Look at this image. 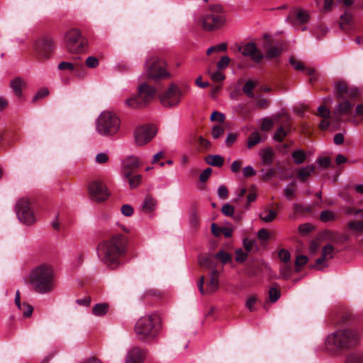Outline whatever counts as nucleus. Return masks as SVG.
I'll return each mask as SVG.
<instances>
[{
  "instance_id": "f257e3e1",
  "label": "nucleus",
  "mask_w": 363,
  "mask_h": 363,
  "mask_svg": "<svg viewBox=\"0 0 363 363\" xmlns=\"http://www.w3.org/2000/svg\"><path fill=\"white\" fill-rule=\"evenodd\" d=\"M128 238L122 234H116L101 242L98 247V254L101 262L107 267L114 268L119 264L121 257L125 255Z\"/></svg>"
},
{
  "instance_id": "f03ea898",
  "label": "nucleus",
  "mask_w": 363,
  "mask_h": 363,
  "mask_svg": "<svg viewBox=\"0 0 363 363\" xmlns=\"http://www.w3.org/2000/svg\"><path fill=\"white\" fill-rule=\"evenodd\" d=\"M29 283L38 294H47L55 288V273L50 264L43 263L34 267L29 274Z\"/></svg>"
},
{
  "instance_id": "7ed1b4c3",
  "label": "nucleus",
  "mask_w": 363,
  "mask_h": 363,
  "mask_svg": "<svg viewBox=\"0 0 363 363\" xmlns=\"http://www.w3.org/2000/svg\"><path fill=\"white\" fill-rule=\"evenodd\" d=\"M359 340L356 330H339L329 335L325 340V347L330 352L335 353L340 350L354 346Z\"/></svg>"
},
{
  "instance_id": "20e7f679",
  "label": "nucleus",
  "mask_w": 363,
  "mask_h": 363,
  "mask_svg": "<svg viewBox=\"0 0 363 363\" xmlns=\"http://www.w3.org/2000/svg\"><path fill=\"white\" fill-rule=\"evenodd\" d=\"M335 96L340 101L335 113L338 116L349 115L352 112L355 100L358 96L356 88L350 87L344 81H339L335 84Z\"/></svg>"
},
{
  "instance_id": "39448f33",
  "label": "nucleus",
  "mask_w": 363,
  "mask_h": 363,
  "mask_svg": "<svg viewBox=\"0 0 363 363\" xmlns=\"http://www.w3.org/2000/svg\"><path fill=\"white\" fill-rule=\"evenodd\" d=\"M134 331L141 341L155 339L160 332V317L155 313L142 316L135 323Z\"/></svg>"
},
{
  "instance_id": "423d86ee",
  "label": "nucleus",
  "mask_w": 363,
  "mask_h": 363,
  "mask_svg": "<svg viewBox=\"0 0 363 363\" xmlns=\"http://www.w3.org/2000/svg\"><path fill=\"white\" fill-rule=\"evenodd\" d=\"M225 21L223 7L215 4L210 6L208 10L198 18V23L206 31H213L221 28Z\"/></svg>"
},
{
  "instance_id": "0eeeda50",
  "label": "nucleus",
  "mask_w": 363,
  "mask_h": 363,
  "mask_svg": "<svg viewBox=\"0 0 363 363\" xmlns=\"http://www.w3.org/2000/svg\"><path fill=\"white\" fill-rule=\"evenodd\" d=\"M145 72L148 79L154 82H158L171 77L166 60L156 55L146 60Z\"/></svg>"
},
{
  "instance_id": "6e6552de",
  "label": "nucleus",
  "mask_w": 363,
  "mask_h": 363,
  "mask_svg": "<svg viewBox=\"0 0 363 363\" xmlns=\"http://www.w3.org/2000/svg\"><path fill=\"white\" fill-rule=\"evenodd\" d=\"M157 91L155 87L147 82H143L138 86L137 94L127 99L125 104L130 108H143L154 100Z\"/></svg>"
},
{
  "instance_id": "1a4fd4ad",
  "label": "nucleus",
  "mask_w": 363,
  "mask_h": 363,
  "mask_svg": "<svg viewBox=\"0 0 363 363\" xmlns=\"http://www.w3.org/2000/svg\"><path fill=\"white\" fill-rule=\"evenodd\" d=\"M319 239L330 240L332 242L338 245L353 241L362 243L363 242V228H345L342 233L325 231L319 235Z\"/></svg>"
},
{
  "instance_id": "9d476101",
  "label": "nucleus",
  "mask_w": 363,
  "mask_h": 363,
  "mask_svg": "<svg viewBox=\"0 0 363 363\" xmlns=\"http://www.w3.org/2000/svg\"><path fill=\"white\" fill-rule=\"evenodd\" d=\"M199 264L201 267H206L211 269V278L207 284L206 291L203 289L204 277L201 276L198 282V288L202 294H211L218 289L219 285V272L214 268L213 258L211 257H202L199 259Z\"/></svg>"
},
{
  "instance_id": "9b49d317",
  "label": "nucleus",
  "mask_w": 363,
  "mask_h": 363,
  "mask_svg": "<svg viewBox=\"0 0 363 363\" xmlns=\"http://www.w3.org/2000/svg\"><path fill=\"white\" fill-rule=\"evenodd\" d=\"M121 125L120 118L110 111L101 113L96 122V130L101 135L111 136L116 134Z\"/></svg>"
},
{
  "instance_id": "f8f14e48",
  "label": "nucleus",
  "mask_w": 363,
  "mask_h": 363,
  "mask_svg": "<svg viewBox=\"0 0 363 363\" xmlns=\"http://www.w3.org/2000/svg\"><path fill=\"white\" fill-rule=\"evenodd\" d=\"M186 91L187 88L181 89L175 83H171L167 89L159 92L157 96L164 107L174 108L180 104Z\"/></svg>"
},
{
  "instance_id": "ddd939ff",
  "label": "nucleus",
  "mask_w": 363,
  "mask_h": 363,
  "mask_svg": "<svg viewBox=\"0 0 363 363\" xmlns=\"http://www.w3.org/2000/svg\"><path fill=\"white\" fill-rule=\"evenodd\" d=\"M54 48L52 38L48 35H42L33 41L32 55L38 62H43L51 57Z\"/></svg>"
},
{
  "instance_id": "4468645a",
  "label": "nucleus",
  "mask_w": 363,
  "mask_h": 363,
  "mask_svg": "<svg viewBox=\"0 0 363 363\" xmlns=\"http://www.w3.org/2000/svg\"><path fill=\"white\" fill-rule=\"evenodd\" d=\"M15 212L18 219L26 225H34L37 220L36 215L32 209L31 203L28 199H19L15 205Z\"/></svg>"
},
{
  "instance_id": "2eb2a0df",
  "label": "nucleus",
  "mask_w": 363,
  "mask_h": 363,
  "mask_svg": "<svg viewBox=\"0 0 363 363\" xmlns=\"http://www.w3.org/2000/svg\"><path fill=\"white\" fill-rule=\"evenodd\" d=\"M65 41L67 49L71 53L80 54L86 49L87 40L76 28H72L67 33Z\"/></svg>"
},
{
  "instance_id": "dca6fc26",
  "label": "nucleus",
  "mask_w": 363,
  "mask_h": 363,
  "mask_svg": "<svg viewBox=\"0 0 363 363\" xmlns=\"http://www.w3.org/2000/svg\"><path fill=\"white\" fill-rule=\"evenodd\" d=\"M90 199L97 203L106 201L110 196L106 186L101 181L94 180L88 185Z\"/></svg>"
},
{
  "instance_id": "f3484780",
  "label": "nucleus",
  "mask_w": 363,
  "mask_h": 363,
  "mask_svg": "<svg viewBox=\"0 0 363 363\" xmlns=\"http://www.w3.org/2000/svg\"><path fill=\"white\" fill-rule=\"evenodd\" d=\"M156 130L152 125H143L138 127L135 130V140L138 145H143L149 143L155 137Z\"/></svg>"
},
{
  "instance_id": "a211bd4d",
  "label": "nucleus",
  "mask_w": 363,
  "mask_h": 363,
  "mask_svg": "<svg viewBox=\"0 0 363 363\" xmlns=\"http://www.w3.org/2000/svg\"><path fill=\"white\" fill-rule=\"evenodd\" d=\"M238 50L244 56L250 57L255 62H259L264 58V55L253 42L247 43L243 46L239 47Z\"/></svg>"
},
{
  "instance_id": "6ab92c4d",
  "label": "nucleus",
  "mask_w": 363,
  "mask_h": 363,
  "mask_svg": "<svg viewBox=\"0 0 363 363\" xmlns=\"http://www.w3.org/2000/svg\"><path fill=\"white\" fill-rule=\"evenodd\" d=\"M286 21L294 26H298L306 23L309 21V15L303 9L296 8L290 12L286 18Z\"/></svg>"
},
{
  "instance_id": "aec40b11",
  "label": "nucleus",
  "mask_w": 363,
  "mask_h": 363,
  "mask_svg": "<svg viewBox=\"0 0 363 363\" xmlns=\"http://www.w3.org/2000/svg\"><path fill=\"white\" fill-rule=\"evenodd\" d=\"M262 47L265 50V57L267 59L271 60L277 57L281 53V50L277 46L274 45L273 40L268 34L264 35Z\"/></svg>"
},
{
  "instance_id": "412c9836",
  "label": "nucleus",
  "mask_w": 363,
  "mask_h": 363,
  "mask_svg": "<svg viewBox=\"0 0 363 363\" xmlns=\"http://www.w3.org/2000/svg\"><path fill=\"white\" fill-rule=\"evenodd\" d=\"M140 166V162L138 157L135 156H128L123 161L122 174L123 177H129L130 174L135 173Z\"/></svg>"
},
{
  "instance_id": "4be33fe9",
  "label": "nucleus",
  "mask_w": 363,
  "mask_h": 363,
  "mask_svg": "<svg viewBox=\"0 0 363 363\" xmlns=\"http://www.w3.org/2000/svg\"><path fill=\"white\" fill-rule=\"evenodd\" d=\"M144 355V352L140 348L133 347L128 352L125 363H142Z\"/></svg>"
},
{
  "instance_id": "5701e85b",
  "label": "nucleus",
  "mask_w": 363,
  "mask_h": 363,
  "mask_svg": "<svg viewBox=\"0 0 363 363\" xmlns=\"http://www.w3.org/2000/svg\"><path fill=\"white\" fill-rule=\"evenodd\" d=\"M74 75L79 79H83L87 74L85 65L79 56L74 57V69H73Z\"/></svg>"
},
{
  "instance_id": "b1692460",
  "label": "nucleus",
  "mask_w": 363,
  "mask_h": 363,
  "mask_svg": "<svg viewBox=\"0 0 363 363\" xmlns=\"http://www.w3.org/2000/svg\"><path fill=\"white\" fill-rule=\"evenodd\" d=\"M157 204V201L154 197L147 195L141 206V211L145 213H152L155 210Z\"/></svg>"
},
{
  "instance_id": "393cba45",
  "label": "nucleus",
  "mask_w": 363,
  "mask_h": 363,
  "mask_svg": "<svg viewBox=\"0 0 363 363\" xmlns=\"http://www.w3.org/2000/svg\"><path fill=\"white\" fill-rule=\"evenodd\" d=\"M353 17L352 14L345 11L340 18L339 25L342 30L349 31L352 28Z\"/></svg>"
},
{
  "instance_id": "a878e982",
  "label": "nucleus",
  "mask_w": 363,
  "mask_h": 363,
  "mask_svg": "<svg viewBox=\"0 0 363 363\" xmlns=\"http://www.w3.org/2000/svg\"><path fill=\"white\" fill-rule=\"evenodd\" d=\"M259 155L264 165L269 166L272 164L274 158V152L272 148H265L259 151Z\"/></svg>"
},
{
  "instance_id": "bb28decb",
  "label": "nucleus",
  "mask_w": 363,
  "mask_h": 363,
  "mask_svg": "<svg viewBox=\"0 0 363 363\" xmlns=\"http://www.w3.org/2000/svg\"><path fill=\"white\" fill-rule=\"evenodd\" d=\"M206 162L211 166L220 167L224 164V158L218 155H209L205 158Z\"/></svg>"
},
{
  "instance_id": "cd10ccee",
  "label": "nucleus",
  "mask_w": 363,
  "mask_h": 363,
  "mask_svg": "<svg viewBox=\"0 0 363 363\" xmlns=\"http://www.w3.org/2000/svg\"><path fill=\"white\" fill-rule=\"evenodd\" d=\"M25 82L19 78L16 77L11 82V87L15 93L16 96H21L22 95V88L25 86Z\"/></svg>"
},
{
  "instance_id": "c85d7f7f",
  "label": "nucleus",
  "mask_w": 363,
  "mask_h": 363,
  "mask_svg": "<svg viewBox=\"0 0 363 363\" xmlns=\"http://www.w3.org/2000/svg\"><path fill=\"white\" fill-rule=\"evenodd\" d=\"M109 310V305L106 303H97L92 308V313L96 316H104Z\"/></svg>"
},
{
  "instance_id": "c756f323",
  "label": "nucleus",
  "mask_w": 363,
  "mask_h": 363,
  "mask_svg": "<svg viewBox=\"0 0 363 363\" xmlns=\"http://www.w3.org/2000/svg\"><path fill=\"white\" fill-rule=\"evenodd\" d=\"M291 131V126H280L275 132L274 138L278 142H282Z\"/></svg>"
},
{
  "instance_id": "7c9ffc66",
  "label": "nucleus",
  "mask_w": 363,
  "mask_h": 363,
  "mask_svg": "<svg viewBox=\"0 0 363 363\" xmlns=\"http://www.w3.org/2000/svg\"><path fill=\"white\" fill-rule=\"evenodd\" d=\"M257 84L256 82L248 79L242 87V91L245 95H247L249 98L253 99L255 97V94L253 90L257 86Z\"/></svg>"
},
{
  "instance_id": "2f4dec72",
  "label": "nucleus",
  "mask_w": 363,
  "mask_h": 363,
  "mask_svg": "<svg viewBox=\"0 0 363 363\" xmlns=\"http://www.w3.org/2000/svg\"><path fill=\"white\" fill-rule=\"evenodd\" d=\"M315 171L313 164L308 165L305 168H301L298 172V177L302 182H306L311 174Z\"/></svg>"
},
{
  "instance_id": "473e14b6",
  "label": "nucleus",
  "mask_w": 363,
  "mask_h": 363,
  "mask_svg": "<svg viewBox=\"0 0 363 363\" xmlns=\"http://www.w3.org/2000/svg\"><path fill=\"white\" fill-rule=\"evenodd\" d=\"M127 179L130 189H134L138 186L142 181V176L138 174H131L129 177H123Z\"/></svg>"
},
{
  "instance_id": "72a5a7b5",
  "label": "nucleus",
  "mask_w": 363,
  "mask_h": 363,
  "mask_svg": "<svg viewBox=\"0 0 363 363\" xmlns=\"http://www.w3.org/2000/svg\"><path fill=\"white\" fill-rule=\"evenodd\" d=\"M233 228H211L212 234L215 237L223 235L225 238H230L233 234Z\"/></svg>"
},
{
  "instance_id": "f704fd0d",
  "label": "nucleus",
  "mask_w": 363,
  "mask_h": 363,
  "mask_svg": "<svg viewBox=\"0 0 363 363\" xmlns=\"http://www.w3.org/2000/svg\"><path fill=\"white\" fill-rule=\"evenodd\" d=\"M315 206H316V203H315L313 205H308V206H303V205L296 203L294 206V209L296 213L307 214V213H311V212H313Z\"/></svg>"
},
{
  "instance_id": "c9c22d12",
  "label": "nucleus",
  "mask_w": 363,
  "mask_h": 363,
  "mask_svg": "<svg viewBox=\"0 0 363 363\" xmlns=\"http://www.w3.org/2000/svg\"><path fill=\"white\" fill-rule=\"evenodd\" d=\"M243 247L247 252H250L254 250H257L256 240L252 238H245L243 239Z\"/></svg>"
},
{
  "instance_id": "e433bc0d",
  "label": "nucleus",
  "mask_w": 363,
  "mask_h": 363,
  "mask_svg": "<svg viewBox=\"0 0 363 363\" xmlns=\"http://www.w3.org/2000/svg\"><path fill=\"white\" fill-rule=\"evenodd\" d=\"M274 237L273 232L269 231L265 228H261L257 233V238L261 242H265L268 240L272 239Z\"/></svg>"
},
{
  "instance_id": "4c0bfd02",
  "label": "nucleus",
  "mask_w": 363,
  "mask_h": 363,
  "mask_svg": "<svg viewBox=\"0 0 363 363\" xmlns=\"http://www.w3.org/2000/svg\"><path fill=\"white\" fill-rule=\"evenodd\" d=\"M292 158L296 164H301L305 162L306 155L303 150H298L292 152Z\"/></svg>"
},
{
  "instance_id": "58836bf2",
  "label": "nucleus",
  "mask_w": 363,
  "mask_h": 363,
  "mask_svg": "<svg viewBox=\"0 0 363 363\" xmlns=\"http://www.w3.org/2000/svg\"><path fill=\"white\" fill-rule=\"evenodd\" d=\"M276 216L277 213L274 210L269 209L261 213L259 216L263 221L269 223L272 221L275 218Z\"/></svg>"
},
{
  "instance_id": "ea45409f",
  "label": "nucleus",
  "mask_w": 363,
  "mask_h": 363,
  "mask_svg": "<svg viewBox=\"0 0 363 363\" xmlns=\"http://www.w3.org/2000/svg\"><path fill=\"white\" fill-rule=\"evenodd\" d=\"M261 142V137L257 132L252 133L247 140V147L251 149Z\"/></svg>"
},
{
  "instance_id": "a19ab883",
  "label": "nucleus",
  "mask_w": 363,
  "mask_h": 363,
  "mask_svg": "<svg viewBox=\"0 0 363 363\" xmlns=\"http://www.w3.org/2000/svg\"><path fill=\"white\" fill-rule=\"evenodd\" d=\"M214 257L220 260L223 264L230 262L232 258L231 255L224 250H220L215 255Z\"/></svg>"
},
{
  "instance_id": "79ce46f5",
  "label": "nucleus",
  "mask_w": 363,
  "mask_h": 363,
  "mask_svg": "<svg viewBox=\"0 0 363 363\" xmlns=\"http://www.w3.org/2000/svg\"><path fill=\"white\" fill-rule=\"evenodd\" d=\"M325 231H330V230H328V229H325V230H322L320 233H319L317 235L315 240H314L311 242V247H310V250L311 252H315L318 250V249L319 247L320 242L330 241V240H326V239H319V235H320V234L323 233Z\"/></svg>"
},
{
  "instance_id": "37998d69",
  "label": "nucleus",
  "mask_w": 363,
  "mask_h": 363,
  "mask_svg": "<svg viewBox=\"0 0 363 363\" xmlns=\"http://www.w3.org/2000/svg\"><path fill=\"white\" fill-rule=\"evenodd\" d=\"M18 309L23 313V316L26 318H30L33 311V307L27 303H23Z\"/></svg>"
},
{
  "instance_id": "c03bdc74",
  "label": "nucleus",
  "mask_w": 363,
  "mask_h": 363,
  "mask_svg": "<svg viewBox=\"0 0 363 363\" xmlns=\"http://www.w3.org/2000/svg\"><path fill=\"white\" fill-rule=\"evenodd\" d=\"M269 298L272 303H274L278 301L281 296V292L277 287H271L268 291Z\"/></svg>"
},
{
  "instance_id": "a18cd8bd",
  "label": "nucleus",
  "mask_w": 363,
  "mask_h": 363,
  "mask_svg": "<svg viewBox=\"0 0 363 363\" xmlns=\"http://www.w3.org/2000/svg\"><path fill=\"white\" fill-rule=\"evenodd\" d=\"M221 70H218L214 72H212L210 69L208 70V74L211 77V79L214 82H220L225 79V75L220 72Z\"/></svg>"
},
{
  "instance_id": "49530a36",
  "label": "nucleus",
  "mask_w": 363,
  "mask_h": 363,
  "mask_svg": "<svg viewBox=\"0 0 363 363\" xmlns=\"http://www.w3.org/2000/svg\"><path fill=\"white\" fill-rule=\"evenodd\" d=\"M344 212L348 215H354L359 218H363V209L347 206L344 208Z\"/></svg>"
},
{
  "instance_id": "de8ad7c7",
  "label": "nucleus",
  "mask_w": 363,
  "mask_h": 363,
  "mask_svg": "<svg viewBox=\"0 0 363 363\" xmlns=\"http://www.w3.org/2000/svg\"><path fill=\"white\" fill-rule=\"evenodd\" d=\"M334 251L333 247L330 244L324 246L321 251V255L328 260L333 257V252Z\"/></svg>"
},
{
  "instance_id": "09e8293b",
  "label": "nucleus",
  "mask_w": 363,
  "mask_h": 363,
  "mask_svg": "<svg viewBox=\"0 0 363 363\" xmlns=\"http://www.w3.org/2000/svg\"><path fill=\"white\" fill-rule=\"evenodd\" d=\"M345 363H363V356L359 354H351L347 357Z\"/></svg>"
},
{
  "instance_id": "8fccbe9b",
  "label": "nucleus",
  "mask_w": 363,
  "mask_h": 363,
  "mask_svg": "<svg viewBox=\"0 0 363 363\" xmlns=\"http://www.w3.org/2000/svg\"><path fill=\"white\" fill-rule=\"evenodd\" d=\"M86 67L94 69L98 67L99 64V59L94 56L88 57L84 61Z\"/></svg>"
},
{
  "instance_id": "3c124183",
  "label": "nucleus",
  "mask_w": 363,
  "mask_h": 363,
  "mask_svg": "<svg viewBox=\"0 0 363 363\" xmlns=\"http://www.w3.org/2000/svg\"><path fill=\"white\" fill-rule=\"evenodd\" d=\"M197 143L200 151L208 150L211 147V143L202 136L197 138Z\"/></svg>"
},
{
  "instance_id": "603ef678",
  "label": "nucleus",
  "mask_w": 363,
  "mask_h": 363,
  "mask_svg": "<svg viewBox=\"0 0 363 363\" xmlns=\"http://www.w3.org/2000/svg\"><path fill=\"white\" fill-rule=\"evenodd\" d=\"M227 48H228V45L226 43H220L218 45H216V46H211L210 47L207 51H206V54L208 55L212 54L213 52H220V51H225L227 50Z\"/></svg>"
},
{
  "instance_id": "864d4df0",
  "label": "nucleus",
  "mask_w": 363,
  "mask_h": 363,
  "mask_svg": "<svg viewBox=\"0 0 363 363\" xmlns=\"http://www.w3.org/2000/svg\"><path fill=\"white\" fill-rule=\"evenodd\" d=\"M57 68L60 70H71L73 71V69H74V57H72V62H61L58 66Z\"/></svg>"
},
{
  "instance_id": "5fc2aeb1",
  "label": "nucleus",
  "mask_w": 363,
  "mask_h": 363,
  "mask_svg": "<svg viewBox=\"0 0 363 363\" xmlns=\"http://www.w3.org/2000/svg\"><path fill=\"white\" fill-rule=\"evenodd\" d=\"M335 218V214L328 210L323 211L320 213V220L323 222L333 220Z\"/></svg>"
},
{
  "instance_id": "6e6d98bb",
  "label": "nucleus",
  "mask_w": 363,
  "mask_h": 363,
  "mask_svg": "<svg viewBox=\"0 0 363 363\" xmlns=\"http://www.w3.org/2000/svg\"><path fill=\"white\" fill-rule=\"evenodd\" d=\"M296 190V183H291L284 190V195L288 199H291L294 196V191Z\"/></svg>"
},
{
  "instance_id": "4d7b16f0",
  "label": "nucleus",
  "mask_w": 363,
  "mask_h": 363,
  "mask_svg": "<svg viewBox=\"0 0 363 363\" xmlns=\"http://www.w3.org/2000/svg\"><path fill=\"white\" fill-rule=\"evenodd\" d=\"M290 64L294 67L296 70H306L304 65L301 61L297 60L294 57H291L289 59Z\"/></svg>"
},
{
  "instance_id": "13d9d810",
  "label": "nucleus",
  "mask_w": 363,
  "mask_h": 363,
  "mask_svg": "<svg viewBox=\"0 0 363 363\" xmlns=\"http://www.w3.org/2000/svg\"><path fill=\"white\" fill-rule=\"evenodd\" d=\"M257 303V297L255 296H250L247 298L245 306L251 312L255 311V305Z\"/></svg>"
},
{
  "instance_id": "bf43d9fd",
  "label": "nucleus",
  "mask_w": 363,
  "mask_h": 363,
  "mask_svg": "<svg viewBox=\"0 0 363 363\" xmlns=\"http://www.w3.org/2000/svg\"><path fill=\"white\" fill-rule=\"evenodd\" d=\"M230 58L228 56H223L220 60L217 62V68L218 70H222L226 68L230 63Z\"/></svg>"
},
{
  "instance_id": "052dcab7",
  "label": "nucleus",
  "mask_w": 363,
  "mask_h": 363,
  "mask_svg": "<svg viewBox=\"0 0 363 363\" xmlns=\"http://www.w3.org/2000/svg\"><path fill=\"white\" fill-rule=\"evenodd\" d=\"M247 253L242 251V249H238L235 251V260L238 262L242 263L247 259Z\"/></svg>"
},
{
  "instance_id": "680f3d73",
  "label": "nucleus",
  "mask_w": 363,
  "mask_h": 363,
  "mask_svg": "<svg viewBox=\"0 0 363 363\" xmlns=\"http://www.w3.org/2000/svg\"><path fill=\"white\" fill-rule=\"evenodd\" d=\"M49 90L47 88H42L38 91L35 96L33 97V101L36 102L37 101L41 99L43 97H45L48 95Z\"/></svg>"
},
{
  "instance_id": "e2e57ef3",
  "label": "nucleus",
  "mask_w": 363,
  "mask_h": 363,
  "mask_svg": "<svg viewBox=\"0 0 363 363\" xmlns=\"http://www.w3.org/2000/svg\"><path fill=\"white\" fill-rule=\"evenodd\" d=\"M279 257L284 263L290 261L291 255L289 252L285 249H281L279 251Z\"/></svg>"
},
{
  "instance_id": "0e129e2a",
  "label": "nucleus",
  "mask_w": 363,
  "mask_h": 363,
  "mask_svg": "<svg viewBox=\"0 0 363 363\" xmlns=\"http://www.w3.org/2000/svg\"><path fill=\"white\" fill-rule=\"evenodd\" d=\"M224 133V128L220 125H215L212 129V135L214 139L219 138Z\"/></svg>"
},
{
  "instance_id": "69168bd1",
  "label": "nucleus",
  "mask_w": 363,
  "mask_h": 363,
  "mask_svg": "<svg viewBox=\"0 0 363 363\" xmlns=\"http://www.w3.org/2000/svg\"><path fill=\"white\" fill-rule=\"evenodd\" d=\"M213 169L210 167L206 168L199 176V180L201 182H206L211 175Z\"/></svg>"
},
{
  "instance_id": "338daca9",
  "label": "nucleus",
  "mask_w": 363,
  "mask_h": 363,
  "mask_svg": "<svg viewBox=\"0 0 363 363\" xmlns=\"http://www.w3.org/2000/svg\"><path fill=\"white\" fill-rule=\"evenodd\" d=\"M218 195L221 199H226L229 196L228 190L224 185H220L218 189Z\"/></svg>"
},
{
  "instance_id": "774afa93",
  "label": "nucleus",
  "mask_w": 363,
  "mask_h": 363,
  "mask_svg": "<svg viewBox=\"0 0 363 363\" xmlns=\"http://www.w3.org/2000/svg\"><path fill=\"white\" fill-rule=\"evenodd\" d=\"M221 211L224 215L227 216H231L234 213V207L229 203H225L222 207Z\"/></svg>"
}]
</instances>
